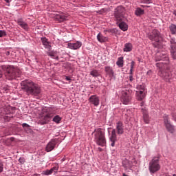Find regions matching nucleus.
<instances>
[{"instance_id":"f257e3e1","label":"nucleus","mask_w":176,"mask_h":176,"mask_svg":"<svg viewBox=\"0 0 176 176\" xmlns=\"http://www.w3.org/2000/svg\"><path fill=\"white\" fill-rule=\"evenodd\" d=\"M21 89L28 96H39L41 94V87L31 80H24L21 83Z\"/></svg>"},{"instance_id":"f03ea898","label":"nucleus","mask_w":176,"mask_h":176,"mask_svg":"<svg viewBox=\"0 0 176 176\" xmlns=\"http://www.w3.org/2000/svg\"><path fill=\"white\" fill-rule=\"evenodd\" d=\"M116 133L118 135H116ZM124 133V125L122 122H118L116 125V129H113L109 140L111 142V146H115V142L118 141V135H122Z\"/></svg>"},{"instance_id":"7ed1b4c3","label":"nucleus","mask_w":176,"mask_h":176,"mask_svg":"<svg viewBox=\"0 0 176 176\" xmlns=\"http://www.w3.org/2000/svg\"><path fill=\"white\" fill-rule=\"evenodd\" d=\"M42 112L44 116L39 120L40 124H47L52 118H53V109L50 107H45L43 109Z\"/></svg>"},{"instance_id":"20e7f679","label":"nucleus","mask_w":176,"mask_h":176,"mask_svg":"<svg viewBox=\"0 0 176 176\" xmlns=\"http://www.w3.org/2000/svg\"><path fill=\"white\" fill-rule=\"evenodd\" d=\"M5 76L8 80H12L20 76V70L13 66H8L6 68Z\"/></svg>"},{"instance_id":"39448f33","label":"nucleus","mask_w":176,"mask_h":176,"mask_svg":"<svg viewBox=\"0 0 176 176\" xmlns=\"http://www.w3.org/2000/svg\"><path fill=\"white\" fill-rule=\"evenodd\" d=\"M95 142L100 146H105L107 140H105V135L100 129L95 130L94 132Z\"/></svg>"},{"instance_id":"423d86ee","label":"nucleus","mask_w":176,"mask_h":176,"mask_svg":"<svg viewBox=\"0 0 176 176\" xmlns=\"http://www.w3.org/2000/svg\"><path fill=\"white\" fill-rule=\"evenodd\" d=\"M148 170L151 174H155L160 170V157H154L149 162Z\"/></svg>"},{"instance_id":"0eeeda50","label":"nucleus","mask_w":176,"mask_h":176,"mask_svg":"<svg viewBox=\"0 0 176 176\" xmlns=\"http://www.w3.org/2000/svg\"><path fill=\"white\" fill-rule=\"evenodd\" d=\"M125 12L126 9H124V8H123V6H118L114 10V16L118 23L123 21V19H124Z\"/></svg>"},{"instance_id":"6e6552de","label":"nucleus","mask_w":176,"mask_h":176,"mask_svg":"<svg viewBox=\"0 0 176 176\" xmlns=\"http://www.w3.org/2000/svg\"><path fill=\"white\" fill-rule=\"evenodd\" d=\"M148 38L150 39V41H153L154 42H156V43H159L162 39H163V37L162 36V34L159 30L155 29L153 30L151 33H150L148 35Z\"/></svg>"},{"instance_id":"1a4fd4ad","label":"nucleus","mask_w":176,"mask_h":176,"mask_svg":"<svg viewBox=\"0 0 176 176\" xmlns=\"http://www.w3.org/2000/svg\"><path fill=\"white\" fill-rule=\"evenodd\" d=\"M159 75L161 78L165 79L166 82H170L171 79H176V75L174 72H166V71H159Z\"/></svg>"},{"instance_id":"9d476101","label":"nucleus","mask_w":176,"mask_h":176,"mask_svg":"<svg viewBox=\"0 0 176 176\" xmlns=\"http://www.w3.org/2000/svg\"><path fill=\"white\" fill-rule=\"evenodd\" d=\"M164 124L168 133L173 134V133L175 131V126L171 124V121H170V118H168V115L164 116Z\"/></svg>"},{"instance_id":"9b49d317","label":"nucleus","mask_w":176,"mask_h":176,"mask_svg":"<svg viewBox=\"0 0 176 176\" xmlns=\"http://www.w3.org/2000/svg\"><path fill=\"white\" fill-rule=\"evenodd\" d=\"M137 89V99L138 101H142V100L145 98V87L144 85H138Z\"/></svg>"},{"instance_id":"f8f14e48","label":"nucleus","mask_w":176,"mask_h":176,"mask_svg":"<svg viewBox=\"0 0 176 176\" xmlns=\"http://www.w3.org/2000/svg\"><path fill=\"white\" fill-rule=\"evenodd\" d=\"M131 100V94H130V92L122 91V96H121V101L124 105H127L130 102V100Z\"/></svg>"},{"instance_id":"ddd939ff","label":"nucleus","mask_w":176,"mask_h":176,"mask_svg":"<svg viewBox=\"0 0 176 176\" xmlns=\"http://www.w3.org/2000/svg\"><path fill=\"white\" fill-rule=\"evenodd\" d=\"M156 61H168V55L167 53H157L156 56Z\"/></svg>"},{"instance_id":"4468645a","label":"nucleus","mask_w":176,"mask_h":176,"mask_svg":"<svg viewBox=\"0 0 176 176\" xmlns=\"http://www.w3.org/2000/svg\"><path fill=\"white\" fill-rule=\"evenodd\" d=\"M89 101L91 104L94 105V107H98L100 105V98L96 95H92L89 97Z\"/></svg>"},{"instance_id":"2eb2a0df","label":"nucleus","mask_w":176,"mask_h":176,"mask_svg":"<svg viewBox=\"0 0 176 176\" xmlns=\"http://www.w3.org/2000/svg\"><path fill=\"white\" fill-rule=\"evenodd\" d=\"M82 46V42L77 41L76 43H69L67 44V47L72 49V50H76Z\"/></svg>"},{"instance_id":"dca6fc26","label":"nucleus","mask_w":176,"mask_h":176,"mask_svg":"<svg viewBox=\"0 0 176 176\" xmlns=\"http://www.w3.org/2000/svg\"><path fill=\"white\" fill-rule=\"evenodd\" d=\"M57 144V142L56 140H52L47 144L45 148V151L47 152H52L54 148H56V145Z\"/></svg>"},{"instance_id":"f3484780","label":"nucleus","mask_w":176,"mask_h":176,"mask_svg":"<svg viewBox=\"0 0 176 176\" xmlns=\"http://www.w3.org/2000/svg\"><path fill=\"white\" fill-rule=\"evenodd\" d=\"M17 24L19 27L22 28L25 31H28V23H25L23 19H19L17 20Z\"/></svg>"},{"instance_id":"a211bd4d","label":"nucleus","mask_w":176,"mask_h":176,"mask_svg":"<svg viewBox=\"0 0 176 176\" xmlns=\"http://www.w3.org/2000/svg\"><path fill=\"white\" fill-rule=\"evenodd\" d=\"M41 42L45 49H47L50 52L52 50V45H50V43L47 41V38H41Z\"/></svg>"},{"instance_id":"6ab92c4d","label":"nucleus","mask_w":176,"mask_h":176,"mask_svg":"<svg viewBox=\"0 0 176 176\" xmlns=\"http://www.w3.org/2000/svg\"><path fill=\"white\" fill-rule=\"evenodd\" d=\"M55 19L56 21H59V23H63V21L68 20V16H65L64 14H57L55 16Z\"/></svg>"},{"instance_id":"aec40b11","label":"nucleus","mask_w":176,"mask_h":176,"mask_svg":"<svg viewBox=\"0 0 176 176\" xmlns=\"http://www.w3.org/2000/svg\"><path fill=\"white\" fill-rule=\"evenodd\" d=\"M142 112L143 113V120L146 124L149 123V115H148V111L145 109H142Z\"/></svg>"},{"instance_id":"412c9836","label":"nucleus","mask_w":176,"mask_h":176,"mask_svg":"<svg viewBox=\"0 0 176 176\" xmlns=\"http://www.w3.org/2000/svg\"><path fill=\"white\" fill-rule=\"evenodd\" d=\"M104 69L107 75H109L110 78H112V76H113V69H112V67H111L110 66H106L104 67Z\"/></svg>"},{"instance_id":"4be33fe9","label":"nucleus","mask_w":176,"mask_h":176,"mask_svg":"<svg viewBox=\"0 0 176 176\" xmlns=\"http://www.w3.org/2000/svg\"><path fill=\"white\" fill-rule=\"evenodd\" d=\"M131 50H133V45L130 43H126L124 45V52H131Z\"/></svg>"},{"instance_id":"5701e85b","label":"nucleus","mask_w":176,"mask_h":176,"mask_svg":"<svg viewBox=\"0 0 176 176\" xmlns=\"http://www.w3.org/2000/svg\"><path fill=\"white\" fill-rule=\"evenodd\" d=\"M57 171V167H54L50 170H47L44 172L45 175H50L53 174V173H56Z\"/></svg>"},{"instance_id":"b1692460","label":"nucleus","mask_w":176,"mask_h":176,"mask_svg":"<svg viewBox=\"0 0 176 176\" xmlns=\"http://www.w3.org/2000/svg\"><path fill=\"white\" fill-rule=\"evenodd\" d=\"M118 25L122 31H127V24H126V23L124 21H121Z\"/></svg>"},{"instance_id":"393cba45","label":"nucleus","mask_w":176,"mask_h":176,"mask_svg":"<svg viewBox=\"0 0 176 176\" xmlns=\"http://www.w3.org/2000/svg\"><path fill=\"white\" fill-rule=\"evenodd\" d=\"M122 166L125 168H129V167H131V162L128 160H125L122 161Z\"/></svg>"},{"instance_id":"a878e982","label":"nucleus","mask_w":176,"mask_h":176,"mask_svg":"<svg viewBox=\"0 0 176 176\" xmlns=\"http://www.w3.org/2000/svg\"><path fill=\"white\" fill-rule=\"evenodd\" d=\"M97 39L99 42L102 43V42H105L107 41V37L102 36V34H101V33H99L97 36Z\"/></svg>"},{"instance_id":"bb28decb","label":"nucleus","mask_w":176,"mask_h":176,"mask_svg":"<svg viewBox=\"0 0 176 176\" xmlns=\"http://www.w3.org/2000/svg\"><path fill=\"white\" fill-rule=\"evenodd\" d=\"M169 30L173 35H175L176 34V25L174 24H170L169 26Z\"/></svg>"},{"instance_id":"cd10ccee","label":"nucleus","mask_w":176,"mask_h":176,"mask_svg":"<svg viewBox=\"0 0 176 176\" xmlns=\"http://www.w3.org/2000/svg\"><path fill=\"white\" fill-rule=\"evenodd\" d=\"M135 14L136 16H141L144 14V10L141 9L140 8H138L135 11Z\"/></svg>"},{"instance_id":"c85d7f7f","label":"nucleus","mask_w":176,"mask_h":176,"mask_svg":"<svg viewBox=\"0 0 176 176\" xmlns=\"http://www.w3.org/2000/svg\"><path fill=\"white\" fill-rule=\"evenodd\" d=\"M116 64L120 68H122V67H123V57L118 58Z\"/></svg>"},{"instance_id":"c756f323","label":"nucleus","mask_w":176,"mask_h":176,"mask_svg":"<svg viewBox=\"0 0 176 176\" xmlns=\"http://www.w3.org/2000/svg\"><path fill=\"white\" fill-rule=\"evenodd\" d=\"M170 54H171V57L173 58V60H176V47L171 48Z\"/></svg>"},{"instance_id":"7c9ffc66","label":"nucleus","mask_w":176,"mask_h":176,"mask_svg":"<svg viewBox=\"0 0 176 176\" xmlns=\"http://www.w3.org/2000/svg\"><path fill=\"white\" fill-rule=\"evenodd\" d=\"M170 47L171 49H174L176 47V42H175V38H171L170 41Z\"/></svg>"},{"instance_id":"2f4dec72","label":"nucleus","mask_w":176,"mask_h":176,"mask_svg":"<svg viewBox=\"0 0 176 176\" xmlns=\"http://www.w3.org/2000/svg\"><path fill=\"white\" fill-rule=\"evenodd\" d=\"M90 75H91L94 77L100 76V73H98V71L97 70H92L90 73Z\"/></svg>"},{"instance_id":"473e14b6","label":"nucleus","mask_w":176,"mask_h":176,"mask_svg":"<svg viewBox=\"0 0 176 176\" xmlns=\"http://www.w3.org/2000/svg\"><path fill=\"white\" fill-rule=\"evenodd\" d=\"M53 122H55V123H60V122H61V117H60V116H56L53 118Z\"/></svg>"},{"instance_id":"72a5a7b5","label":"nucleus","mask_w":176,"mask_h":176,"mask_svg":"<svg viewBox=\"0 0 176 176\" xmlns=\"http://www.w3.org/2000/svg\"><path fill=\"white\" fill-rule=\"evenodd\" d=\"M135 65V62L132 60L131 63V69H130V72H129L130 75H133V69H134Z\"/></svg>"},{"instance_id":"f704fd0d","label":"nucleus","mask_w":176,"mask_h":176,"mask_svg":"<svg viewBox=\"0 0 176 176\" xmlns=\"http://www.w3.org/2000/svg\"><path fill=\"white\" fill-rule=\"evenodd\" d=\"M8 35L6 34V31L5 30H0V38H3V36H6Z\"/></svg>"},{"instance_id":"c9c22d12","label":"nucleus","mask_w":176,"mask_h":176,"mask_svg":"<svg viewBox=\"0 0 176 176\" xmlns=\"http://www.w3.org/2000/svg\"><path fill=\"white\" fill-rule=\"evenodd\" d=\"M47 54L50 56V57H54V56H56V53H54L53 51L47 52Z\"/></svg>"},{"instance_id":"e433bc0d","label":"nucleus","mask_w":176,"mask_h":176,"mask_svg":"<svg viewBox=\"0 0 176 176\" xmlns=\"http://www.w3.org/2000/svg\"><path fill=\"white\" fill-rule=\"evenodd\" d=\"M142 3H152V0H140Z\"/></svg>"},{"instance_id":"4c0bfd02","label":"nucleus","mask_w":176,"mask_h":176,"mask_svg":"<svg viewBox=\"0 0 176 176\" xmlns=\"http://www.w3.org/2000/svg\"><path fill=\"white\" fill-rule=\"evenodd\" d=\"M163 65H164V63L162 62L156 64V67H157V68H160V69L163 68Z\"/></svg>"},{"instance_id":"58836bf2","label":"nucleus","mask_w":176,"mask_h":176,"mask_svg":"<svg viewBox=\"0 0 176 176\" xmlns=\"http://www.w3.org/2000/svg\"><path fill=\"white\" fill-rule=\"evenodd\" d=\"M3 171V164L0 162V173H2Z\"/></svg>"},{"instance_id":"ea45409f","label":"nucleus","mask_w":176,"mask_h":176,"mask_svg":"<svg viewBox=\"0 0 176 176\" xmlns=\"http://www.w3.org/2000/svg\"><path fill=\"white\" fill-rule=\"evenodd\" d=\"M22 126L24 128V129H28V127H30V125H28V124H25V123H23L22 124Z\"/></svg>"},{"instance_id":"a19ab883","label":"nucleus","mask_w":176,"mask_h":176,"mask_svg":"<svg viewBox=\"0 0 176 176\" xmlns=\"http://www.w3.org/2000/svg\"><path fill=\"white\" fill-rule=\"evenodd\" d=\"M129 80L130 82H133V80H134V78H133V74H131L129 76Z\"/></svg>"},{"instance_id":"79ce46f5","label":"nucleus","mask_w":176,"mask_h":176,"mask_svg":"<svg viewBox=\"0 0 176 176\" xmlns=\"http://www.w3.org/2000/svg\"><path fill=\"white\" fill-rule=\"evenodd\" d=\"M172 116L173 118V120L176 122V112L173 113L172 114Z\"/></svg>"},{"instance_id":"37998d69","label":"nucleus","mask_w":176,"mask_h":176,"mask_svg":"<svg viewBox=\"0 0 176 176\" xmlns=\"http://www.w3.org/2000/svg\"><path fill=\"white\" fill-rule=\"evenodd\" d=\"M65 79H66V80H71V77L66 76Z\"/></svg>"},{"instance_id":"c03bdc74","label":"nucleus","mask_w":176,"mask_h":176,"mask_svg":"<svg viewBox=\"0 0 176 176\" xmlns=\"http://www.w3.org/2000/svg\"><path fill=\"white\" fill-rule=\"evenodd\" d=\"M6 54L7 56H9V54H10V52L9 51H8V52H6Z\"/></svg>"},{"instance_id":"a18cd8bd","label":"nucleus","mask_w":176,"mask_h":176,"mask_svg":"<svg viewBox=\"0 0 176 176\" xmlns=\"http://www.w3.org/2000/svg\"><path fill=\"white\" fill-rule=\"evenodd\" d=\"M32 176H41L39 174H33Z\"/></svg>"},{"instance_id":"49530a36","label":"nucleus","mask_w":176,"mask_h":176,"mask_svg":"<svg viewBox=\"0 0 176 176\" xmlns=\"http://www.w3.org/2000/svg\"><path fill=\"white\" fill-rule=\"evenodd\" d=\"M19 162H20V163H23V159L20 158Z\"/></svg>"},{"instance_id":"de8ad7c7","label":"nucleus","mask_w":176,"mask_h":176,"mask_svg":"<svg viewBox=\"0 0 176 176\" xmlns=\"http://www.w3.org/2000/svg\"><path fill=\"white\" fill-rule=\"evenodd\" d=\"M98 151H99L100 152H102V148H101L100 147H99V148H98Z\"/></svg>"},{"instance_id":"09e8293b","label":"nucleus","mask_w":176,"mask_h":176,"mask_svg":"<svg viewBox=\"0 0 176 176\" xmlns=\"http://www.w3.org/2000/svg\"><path fill=\"white\" fill-rule=\"evenodd\" d=\"M5 1V2H7V3H9V2H10V1H9V0H4Z\"/></svg>"},{"instance_id":"8fccbe9b","label":"nucleus","mask_w":176,"mask_h":176,"mask_svg":"<svg viewBox=\"0 0 176 176\" xmlns=\"http://www.w3.org/2000/svg\"><path fill=\"white\" fill-rule=\"evenodd\" d=\"M0 78H2V72L0 70Z\"/></svg>"},{"instance_id":"3c124183","label":"nucleus","mask_w":176,"mask_h":176,"mask_svg":"<svg viewBox=\"0 0 176 176\" xmlns=\"http://www.w3.org/2000/svg\"><path fill=\"white\" fill-rule=\"evenodd\" d=\"M140 105H141V107H143V106H144V102H142L140 103Z\"/></svg>"},{"instance_id":"603ef678","label":"nucleus","mask_w":176,"mask_h":176,"mask_svg":"<svg viewBox=\"0 0 176 176\" xmlns=\"http://www.w3.org/2000/svg\"><path fill=\"white\" fill-rule=\"evenodd\" d=\"M173 14H175L176 16V10L173 11Z\"/></svg>"},{"instance_id":"864d4df0","label":"nucleus","mask_w":176,"mask_h":176,"mask_svg":"<svg viewBox=\"0 0 176 176\" xmlns=\"http://www.w3.org/2000/svg\"><path fill=\"white\" fill-rule=\"evenodd\" d=\"M151 72H152V71L149 70L147 74H151Z\"/></svg>"},{"instance_id":"5fc2aeb1","label":"nucleus","mask_w":176,"mask_h":176,"mask_svg":"<svg viewBox=\"0 0 176 176\" xmlns=\"http://www.w3.org/2000/svg\"><path fill=\"white\" fill-rule=\"evenodd\" d=\"M122 176H129V175H126V173H124V174L122 175Z\"/></svg>"},{"instance_id":"6e6d98bb","label":"nucleus","mask_w":176,"mask_h":176,"mask_svg":"<svg viewBox=\"0 0 176 176\" xmlns=\"http://www.w3.org/2000/svg\"><path fill=\"white\" fill-rule=\"evenodd\" d=\"M155 47H159V46H157V45H155Z\"/></svg>"},{"instance_id":"4d7b16f0","label":"nucleus","mask_w":176,"mask_h":176,"mask_svg":"<svg viewBox=\"0 0 176 176\" xmlns=\"http://www.w3.org/2000/svg\"><path fill=\"white\" fill-rule=\"evenodd\" d=\"M173 176H176V175H175V174H173Z\"/></svg>"},{"instance_id":"13d9d810","label":"nucleus","mask_w":176,"mask_h":176,"mask_svg":"<svg viewBox=\"0 0 176 176\" xmlns=\"http://www.w3.org/2000/svg\"><path fill=\"white\" fill-rule=\"evenodd\" d=\"M113 30H111V32H113Z\"/></svg>"}]
</instances>
